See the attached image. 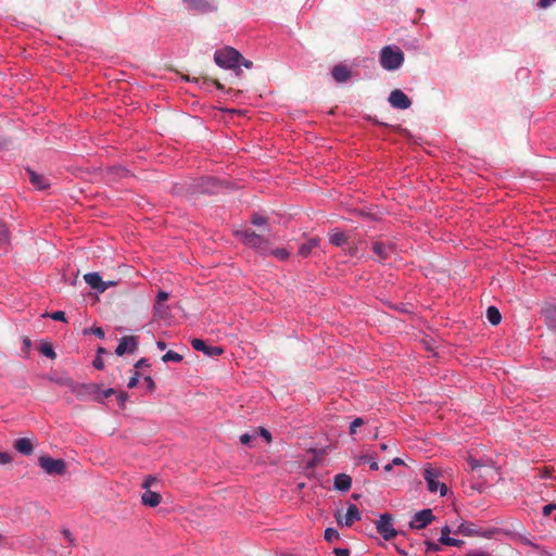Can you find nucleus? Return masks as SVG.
<instances>
[{
  "label": "nucleus",
  "mask_w": 556,
  "mask_h": 556,
  "mask_svg": "<svg viewBox=\"0 0 556 556\" xmlns=\"http://www.w3.org/2000/svg\"><path fill=\"white\" fill-rule=\"evenodd\" d=\"M162 496L160 493L153 492L151 490H146V492L141 495V503L148 507H156L161 504Z\"/></svg>",
  "instance_id": "4468645a"
},
{
  "label": "nucleus",
  "mask_w": 556,
  "mask_h": 556,
  "mask_svg": "<svg viewBox=\"0 0 556 556\" xmlns=\"http://www.w3.org/2000/svg\"><path fill=\"white\" fill-rule=\"evenodd\" d=\"M140 344V337L137 334L124 336L118 340L117 348H137Z\"/></svg>",
  "instance_id": "5701e85b"
},
{
  "label": "nucleus",
  "mask_w": 556,
  "mask_h": 556,
  "mask_svg": "<svg viewBox=\"0 0 556 556\" xmlns=\"http://www.w3.org/2000/svg\"><path fill=\"white\" fill-rule=\"evenodd\" d=\"M333 484L339 491H349L352 485V478L345 473H338L334 477Z\"/></svg>",
  "instance_id": "6ab92c4d"
},
{
  "label": "nucleus",
  "mask_w": 556,
  "mask_h": 556,
  "mask_svg": "<svg viewBox=\"0 0 556 556\" xmlns=\"http://www.w3.org/2000/svg\"><path fill=\"white\" fill-rule=\"evenodd\" d=\"M372 251L379 261H384L393 253V247L383 242H375L372 244Z\"/></svg>",
  "instance_id": "ddd939ff"
},
{
  "label": "nucleus",
  "mask_w": 556,
  "mask_h": 556,
  "mask_svg": "<svg viewBox=\"0 0 556 556\" xmlns=\"http://www.w3.org/2000/svg\"><path fill=\"white\" fill-rule=\"evenodd\" d=\"M114 393H115V390H114V389H112V388H110V389H108V390H104V391H102V390L100 389V395L102 396V401H103L104 399L110 397V396H111L112 394H114Z\"/></svg>",
  "instance_id": "3c124183"
},
{
  "label": "nucleus",
  "mask_w": 556,
  "mask_h": 556,
  "mask_svg": "<svg viewBox=\"0 0 556 556\" xmlns=\"http://www.w3.org/2000/svg\"><path fill=\"white\" fill-rule=\"evenodd\" d=\"M426 546H427V551L428 552H437L440 549L439 545L434 542H431V541H426L425 542Z\"/></svg>",
  "instance_id": "49530a36"
},
{
  "label": "nucleus",
  "mask_w": 556,
  "mask_h": 556,
  "mask_svg": "<svg viewBox=\"0 0 556 556\" xmlns=\"http://www.w3.org/2000/svg\"><path fill=\"white\" fill-rule=\"evenodd\" d=\"M236 236L245 245H249L250 248H253L264 254L269 253L270 241L263 235H258L250 229H243L238 230Z\"/></svg>",
  "instance_id": "f03ea898"
},
{
  "label": "nucleus",
  "mask_w": 556,
  "mask_h": 556,
  "mask_svg": "<svg viewBox=\"0 0 556 556\" xmlns=\"http://www.w3.org/2000/svg\"><path fill=\"white\" fill-rule=\"evenodd\" d=\"M242 55L233 48L227 47L222 50H217L214 54L215 63L223 68L236 70L237 75H240V61Z\"/></svg>",
  "instance_id": "f257e3e1"
},
{
  "label": "nucleus",
  "mask_w": 556,
  "mask_h": 556,
  "mask_svg": "<svg viewBox=\"0 0 556 556\" xmlns=\"http://www.w3.org/2000/svg\"><path fill=\"white\" fill-rule=\"evenodd\" d=\"M467 463H468L471 471H477L481 467L494 468V462L491 458L477 459L473 456L469 455L467 457Z\"/></svg>",
  "instance_id": "f3484780"
},
{
  "label": "nucleus",
  "mask_w": 556,
  "mask_h": 556,
  "mask_svg": "<svg viewBox=\"0 0 556 556\" xmlns=\"http://www.w3.org/2000/svg\"><path fill=\"white\" fill-rule=\"evenodd\" d=\"M157 479L154 476H147L142 483V489L150 490L151 485L155 483Z\"/></svg>",
  "instance_id": "58836bf2"
},
{
  "label": "nucleus",
  "mask_w": 556,
  "mask_h": 556,
  "mask_svg": "<svg viewBox=\"0 0 556 556\" xmlns=\"http://www.w3.org/2000/svg\"><path fill=\"white\" fill-rule=\"evenodd\" d=\"M441 476L440 469L432 468L430 465L424 469V478L427 482V488L430 492H437L440 490V494L444 496L447 493V486L444 483L439 482Z\"/></svg>",
  "instance_id": "20e7f679"
},
{
  "label": "nucleus",
  "mask_w": 556,
  "mask_h": 556,
  "mask_svg": "<svg viewBox=\"0 0 556 556\" xmlns=\"http://www.w3.org/2000/svg\"><path fill=\"white\" fill-rule=\"evenodd\" d=\"M363 425H364V420H363V418H359V417L355 418V419L351 422V425H350V433H351V434H355V433H356V429H357L358 427L363 426Z\"/></svg>",
  "instance_id": "e433bc0d"
},
{
  "label": "nucleus",
  "mask_w": 556,
  "mask_h": 556,
  "mask_svg": "<svg viewBox=\"0 0 556 556\" xmlns=\"http://www.w3.org/2000/svg\"><path fill=\"white\" fill-rule=\"evenodd\" d=\"M92 333L97 336L99 339H104L105 333L104 330L101 327H92L90 329H85L84 334Z\"/></svg>",
  "instance_id": "473e14b6"
},
{
  "label": "nucleus",
  "mask_w": 556,
  "mask_h": 556,
  "mask_svg": "<svg viewBox=\"0 0 556 556\" xmlns=\"http://www.w3.org/2000/svg\"><path fill=\"white\" fill-rule=\"evenodd\" d=\"M126 400H127V394L125 392H119L117 394V401L121 406H123L125 404Z\"/></svg>",
  "instance_id": "13d9d810"
},
{
  "label": "nucleus",
  "mask_w": 556,
  "mask_h": 556,
  "mask_svg": "<svg viewBox=\"0 0 556 556\" xmlns=\"http://www.w3.org/2000/svg\"><path fill=\"white\" fill-rule=\"evenodd\" d=\"M485 316H486L488 321L493 326L498 325L502 319L501 313L495 306H489L486 308Z\"/></svg>",
  "instance_id": "a878e982"
},
{
  "label": "nucleus",
  "mask_w": 556,
  "mask_h": 556,
  "mask_svg": "<svg viewBox=\"0 0 556 556\" xmlns=\"http://www.w3.org/2000/svg\"><path fill=\"white\" fill-rule=\"evenodd\" d=\"M543 515L556 521V504H548L543 507Z\"/></svg>",
  "instance_id": "c756f323"
},
{
  "label": "nucleus",
  "mask_w": 556,
  "mask_h": 556,
  "mask_svg": "<svg viewBox=\"0 0 556 556\" xmlns=\"http://www.w3.org/2000/svg\"><path fill=\"white\" fill-rule=\"evenodd\" d=\"M92 364H93L94 368H96V369H99V370L103 369V367H104V362H103V359H102V357H101L100 355H98V356L93 359V363H92Z\"/></svg>",
  "instance_id": "37998d69"
},
{
  "label": "nucleus",
  "mask_w": 556,
  "mask_h": 556,
  "mask_svg": "<svg viewBox=\"0 0 556 556\" xmlns=\"http://www.w3.org/2000/svg\"><path fill=\"white\" fill-rule=\"evenodd\" d=\"M325 540L328 542H333L334 540H339V532L332 528H327L325 530Z\"/></svg>",
  "instance_id": "7c9ffc66"
},
{
  "label": "nucleus",
  "mask_w": 556,
  "mask_h": 556,
  "mask_svg": "<svg viewBox=\"0 0 556 556\" xmlns=\"http://www.w3.org/2000/svg\"><path fill=\"white\" fill-rule=\"evenodd\" d=\"M252 224L255 226H262L267 223V218L263 215L254 214L251 219Z\"/></svg>",
  "instance_id": "4c0bfd02"
},
{
  "label": "nucleus",
  "mask_w": 556,
  "mask_h": 556,
  "mask_svg": "<svg viewBox=\"0 0 556 556\" xmlns=\"http://www.w3.org/2000/svg\"><path fill=\"white\" fill-rule=\"evenodd\" d=\"M0 241L8 242L9 241V228L5 224L0 222Z\"/></svg>",
  "instance_id": "f704fd0d"
},
{
  "label": "nucleus",
  "mask_w": 556,
  "mask_h": 556,
  "mask_svg": "<svg viewBox=\"0 0 556 556\" xmlns=\"http://www.w3.org/2000/svg\"><path fill=\"white\" fill-rule=\"evenodd\" d=\"M144 382L147 383V387L150 391L155 389L154 380L150 376L144 377Z\"/></svg>",
  "instance_id": "603ef678"
},
{
  "label": "nucleus",
  "mask_w": 556,
  "mask_h": 556,
  "mask_svg": "<svg viewBox=\"0 0 556 556\" xmlns=\"http://www.w3.org/2000/svg\"><path fill=\"white\" fill-rule=\"evenodd\" d=\"M359 519H361V513H359V509L357 508V506L355 504L349 505V507L346 509V515H345V525L348 527H351L355 521H357Z\"/></svg>",
  "instance_id": "b1692460"
},
{
  "label": "nucleus",
  "mask_w": 556,
  "mask_h": 556,
  "mask_svg": "<svg viewBox=\"0 0 556 556\" xmlns=\"http://www.w3.org/2000/svg\"><path fill=\"white\" fill-rule=\"evenodd\" d=\"M168 293L166 291H160L156 295L155 303H164L168 299Z\"/></svg>",
  "instance_id": "c03bdc74"
},
{
  "label": "nucleus",
  "mask_w": 556,
  "mask_h": 556,
  "mask_svg": "<svg viewBox=\"0 0 556 556\" xmlns=\"http://www.w3.org/2000/svg\"><path fill=\"white\" fill-rule=\"evenodd\" d=\"M336 556H350V551L348 548H334Z\"/></svg>",
  "instance_id": "864d4df0"
},
{
  "label": "nucleus",
  "mask_w": 556,
  "mask_h": 556,
  "mask_svg": "<svg viewBox=\"0 0 556 556\" xmlns=\"http://www.w3.org/2000/svg\"><path fill=\"white\" fill-rule=\"evenodd\" d=\"M240 65H243L245 68H251L253 63L252 61H249V60H245L243 56H242V60L240 61Z\"/></svg>",
  "instance_id": "052dcab7"
},
{
  "label": "nucleus",
  "mask_w": 556,
  "mask_h": 556,
  "mask_svg": "<svg viewBox=\"0 0 556 556\" xmlns=\"http://www.w3.org/2000/svg\"><path fill=\"white\" fill-rule=\"evenodd\" d=\"M450 528L447 526L443 527L439 542L443 545L460 547L464 544V541L454 539V536H450Z\"/></svg>",
  "instance_id": "dca6fc26"
},
{
  "label": "nucleus",
  "mask_w": 556,
  "mask_h": 556,
  "mask_svg": "<svg viewBox=\"0 0 556 556\" xmlns=\"http://www.w3.org/2000/svg\"><path fill=\"white\" fill-rule=\"evenodd\" d=\"M214 85L220 90L224 89V86L218 80H214Z\"/></svg>",
  "instance_id": "774afa93"
},
{
  "label": "nucleus",
  "mask_w": 556,
  "mask_h": 556,
  "mask_svg": "<svg viewBox=\"0 0 556 556\" xmlns=\"http://www.w3.org/2000/svg\"><path fill=\"white\" fill-rule=\"evenodd\" d=\"M253 439V435L249 434V433H243L241 437H240V442L244 445H248Z\"/></svg>",
  "instance_id": "8fccbe9b"
},
{
  "label": "nucleus",
  "mask_w": 556,
  "mask_h": 556,
  "mask_svg": "<svg viewBox=\"0 0 556 556\" xmlns=\"http://www.w3.org/2000/svg\"><path fill=\"white\" fill-rule=\"evenodd\" d=\"M156 346L160 349H163V348H166V344L163 341L159 340V341H156Z\"/></svg>",
  "instance_id": "338daca9"
},
{
  "label": "nucleus",
  "mask_w": 556,
  "mask_h": 556,
  "mask_svg": "<svg viewBox=\"0 0 556 556\" xmlns=\"http://www.w3.org/2000/svg\"><path fill=\"white\" fill-rule=\"evenodd\" d=\"M377 531L387 541L397 535V531L392 525V516L390 514H382L380 516V519L377 521Z\"/></svg>",
  "instance_id": "423d86ee"
},
{
  "label": "nucleus",
  "mask_w": 556,
  "mask_h": 556,
  "mask_svg": "<svg viewBox=\"0 0 556 556\" xmlns=\"http://www.w3.org/2000/svg\"><path fill=\"white\" fill-rule=\"evenodd\" d=\"M38 462L40 467L48 475H63L66 471V464L63 459H54L50 456H40Z\"/></svg>",
  "instance_id": "39448f33"
},
{
  "label": "nucleus",
  "mask_w": 556,
  "mask_h": 556,
  "mask_svg": "<svg viewBox=\"0 0 556 556\" xmlns=\"http://www.w3.org/2000/svg\"><path fill=\"white\" fill-rule=\"evenodd\" d=\"M46 357L48 358H55V350H39Z\"/></svg>",
  "instance_id": "6e6d98bb"
},
{
  "label": "nucleus",
  "mask_w": 556,
  "mask_h": 556,
  "mask_svg": "<svg viewBox=\"0 0 556 556\" xmlns=\"http://www.w3.org/2000/svg\"><path fill=\"white\" fill-rule=\"evenodd\" d=\"M434 515L431 509L426 508L416 513L409 522L412 529L421 530L426 528L432 520Z\"/></svg>",
  "instance_id": "6e6552de"
},
{
  "label": "nucleus",
  "mask_w": 556,
  "mask_h": 556,
  "mask_svg": "<svg viewBox=\"0 0 556 556\" xmlns=\"http://www.w3.org/2000/svg\"><path fill=\"white\" fill-rule=\"evenodd\" d=\"M257 432L267 443H271L273 437L267 429H265L264 427H258Z\"/></svg>",
  "instance_id": "c9c22d12"
},
{
  "label": "nucleus",
  "mask_w": 556,
  "mask_h": 556,
  "mask_svg": "<svg viewBox=\"0 0 556 556\" xmlns=\"http://www.w3.org/2000/svg\"><path fill=\"white\" fill-rule=\"evenodd\" d=\"M23 345H24V348H30V339L25 337L23 339Z\"/></svg>",
  "instance_id": "0e129e2a"
},
{
  "label": "nucleus",
  "mask_w": 556,
  "mask_h": 556,
  "mask_svg": "<svg viewBox=\"0 0 556 556\" xmlns=\"http://www.w3.org/2000/svg\"><path fill=\"white\" fill-rule=\"evenodd\" d=\"M318 243H319L318 238L309 239L306 243H303L299 248V254L303 257H307L311 254L312 250L318 245Z\"/></svg>",
  "instance_id": "393cba45"
},
{
  "label": "nucleus",
  "mask_w": 556,
  "mask_h": 556,
  "mask_svg": "<svg viewBox=\"0 0 556 556\" xmlns=\"http://www.w3.org/2000/svg\"><path fill=\"white\" fill-rule=\"evenodd\" d=\"M136 368H142L143 366H148L147 364V361L144 358H141L139 359L137 363H136Z\"/></svg>",
  "instance_id": "680f3d73"
},
{
  "label": "nucleus",
  "mask_w": 556,
  "mask_h": 556,
  "mask_svg": "<svg viewBox=\"0 0 556 556\" xmlns=\"http://www.w3.org/2000/svg\"><path fill=\"white\" fill-rule=\"evenodd\" d=\"M390 104L400 110H406L412 105L410 99L400 89H394L389 96Z\"/></svg>",
  "instance_id": "1a4fd4ad"
},
{
  "label": "nucleus",
  "mask_w": 556,
  "mask_h": 556,
  "mask_svg": "<svg viewBox=\"0 0 556 556\" xmlns=\"http://www.w3.org/2000/svg\"><path fill=\"white\" fill-rule=\"evenodd\" d=\"M26 173L33 186L38 190H45L49 187L48 180L42 175L29 168H27Z\"/></svg>",
  "instance_id": "2eb2a0df"
},
{
  "label": "nucleus",
  "mask_w": 556,
  "mask_h": 556,
  "mask_svg": "<svg viewBox=\"0 0 556 556\" xmlns=\"http://www.w3.org/2000/svg\"><path fill=\"white\" fill-rule=\"evenodd\" d=\"M541 313L545 325L548 328L556 330V306L553 304H545Z\"/></svg>",
  "instance_id": "f8f14e48"
},
{
  "label": "nucleus",
  "mask_w": 556,
  "mask_h": 556,
  "mask_svg": "<svg viewBox=\"0 0 556 556\" xmlns=\"http://www.w3.org/2000/svg\"><path fill=\"white\" fill-rule=\"evenodd\" d=\"M62 533H63L64 538L68 541V543L71 545H75V539L73 538V535H72V533L70 532L68 529H63Z\"/></svg>",
  "instance_id": "a18cd8bd"
},
{
  "label": "nucleus",
  "mask_w": 556,
  "mask_h": 556,
  "mask_svg": "<svg viewBox=\"0 0 556 556\" xmlns=\"http://www.w3.org/2000/svg\"><path fill=\"white\" fill-rule=\"evenodd\" d=\"M356 459H357V462L359 464H367V465H369L370 470H378L379 469V465L376 462L375 457H372V456L359 455V456L356 457Z\"/></svg>",
  "instance_id": "bb28decb"
},
{
  "label": "nucleus",
  "mask_w": 556,
  "mask_h": 556,
  "mask_svg": "<svg viewBox=\"0 0 556 556\" xmlns=\"http://www.w3.org/2000/svg\"><path fill=\"white\" fill-rule=\"evenodd\" d=\"M191 344L192 348H207L202 339H193Z\"/></svg>",
  "instance_id": "5fc2aeb1"
},
{
  "label": "nucleus",
  "mask_w": 556,
  "mask_h": 556,
  "mask_svg": "<svg viewBox=\"0 0 556 556\" xmlns=\"http://www.w3.org/2000/svg\"><path fill=\"white\" fill-rule=\"evenodd\" d=\"M457 533L470 536L479 534V531L473 528L472 523H462L458 527Z\"/></svg>",
  "instance_id": "c85d7f7f"
},
{
  "label": "nucleus",
  "mask_w": 556,
  "mask_h": 556,
  "mask_svg": "<svg viewBox=\"0 0 556 556\" xmlns=\"http://www.w3.org/2000/svg\"><path fill=\"white\" fill-rule=\"evenodd\" d=\"M404 62V53L399 49L390 46L382 48L380 53V63L384 70L394 71Z\"/></svg>",
  "instance_id": "7ed1b4c3"
},
{
  "label": "nucleus",
  "mask_w": 556,
  "mask_h": 556,
  "mask_svg": "<svg viewBox=\"0 0 556 556\" xmlns=\"http://www.w3.org/2000/svg\"><path fill=\"white\" fill-rule=\"evenodd\" d=\"M465 556H493L489 552L482 551V549H470L468 551Z\"/></svg>",
  "instance_id": "ea45409f"
},
{
  "label": "nucleus",
  "mask_w": 556,
  "mask_h": 556,
  "mask_svg": "<svg viewBox=\"0 0 556 556\" xmlns=\"http://www.w3.org/2000/svg\"><path fill=\"white\" fill-rule=\"evenodd\" d=\"M51 381L60 384V386H64V387H67L71 392L73 393L74 391V387H75V381H73L71 378H67V377H60V378H53V377H50L49 378Z\"/></svg>",
  "instance_id": "cd10ccee"
},
{
  "label": "nucleus",
  "mask_w": 556,
  "mask_h": 556,
  "mask_svg": "<svg viewBox=\"0 0 556 556\" xmlns=\"http://www.w3.org/2000/svg\"><path fill=\"white\" fill-rule=\"evenodd\" d=\"M162 359L164 362H169V361H174V362H180L182 359V356L172 350H169L163 357Z\"/></svg>",
  "instance_id": "2f4dec72"
},
{
  "label": "nucleus",
  "mask_w": 556,
  "mask_h": 556,
  "mask_svg": "<svg viewBox=\"0 0 556 556\" xmlns=\"http://www.w3.org/2000/svg\"><path fill=\"white\" fill-rule=\"evenodd\" d=\"M138 379H139V374L136 371L135 376L129 379L127 387L129 389L135 388L138 383Z\"/></svg>",
  "instance_id": "de8ad7c7"
},
{
  "label": "nucleus",
  "mask_w": 556,
  "mask_h": 556,
  "mask_svg": "<svg viewBox=\"0 0 556 556\" xmlns=\"http://www.w3.org/2000/svg\"><path fill=\"white\" fill-rule=\"evenodd\" d=\"M207 356H219L225 350H202Z\"/></svg>",
  "instance_id": "09e8293b"
},
{
  "label": "nucleus",
  "mask_w": 556,
  "mask_h": 556,
  "mask_svg": "<svg viewBox=\"0 0 556 556\" xmlns=\"http://www.w3.org/2000/svg\"><path fill=\"white\" fill-rule=\"evenodd\" d=\"M14 448L23 455H30L34 452L33 442L27 438L17 439L14 442Z\"/></svg>",
  "instance_id": "a211bd4d"
},
{
  "label": "nucleus",
  "mask_w": 556,
  "mask_h": 556,
  "mask_svg": "<svg viewBox=\"0 0 556 556\" xmlns=\"http://www.w3.org/2000/svg\"><path fill=\"white\" fill-rule=\"evenodd\" d=\"M73 394L78 397L91 396L92 399L102 402L100 395V387L96 383H75Z\"/></svg>",
  "instance_id": "0eeeda50"
},
{
  "label": "nucleus",
  "mask_w": 556,
  "mask_h": 556,
  "mask_svg": "<svg viewBox=\"0 0 556 556\" xmlns=\"http://www.w3.org/2000/svg\"><path fill=\"white\" fill-rule=\"evenodd\" d=\"M274 256H276L277 258L281 260V261H285L289 257V252L283 249V248H279V249H276V250H273V251H269Z\"/></svg>",
  "instance_id": "72a5a7b5"
},
{
  "label": "nucleus",
  "mask_w": 556,
  "mask_h": 556,
  "mask_svg": "<svg viewBox=\"0 0 556 556\" xmlns=\"http://www.w3.org/2000/svg\"><path fill=\"white\" fill-rule=\"evenodd\" d=\"M497 532L496 529H491V530H488V531H484V532H480L479 531V534L478 535H481V536H484V538H491L493 534H495Z\"/></svg>",
  "instance_id": "bf43d9fd"
},
{
  "label": "nucleus",
  "mask_w": 556,
  "mask_h": 556,
  "mask_svg": "<svg viewBox=\"0 0 556 556\" xmlns=\"http://www.w3.org/2000/svg\"><path fill=\"white\" fill-rule=\"evenodd\" d=\"M329 242L336 247H342L348 242V236L345 232L334 229L329 232Z\"/></svg>",
  "instance_id": "4be33fe9"
},
{
  "label": "nucleus",
  "mask_w": 556,
  "mask_h": 556,
  "mask_svg": "<svg viewBox=\"0 0 556 556\" xmlns=\"http://www.w3.org/2000/svg\"><path fill=\"white\" fill-rule=\"evenodd\" d=\"M153 316L156 320H168L170 317L169 306L164 303H155Z\"/></svg>",
  "instance_id": "412c9836"
},
{
  "label": "nucleus",
  "mask_w": 556,
  "mask_h": 556,
  "mask_svg": "<svg viewBox=\"0 0 556 556\" xmlns=\"http://www.w3.org/2000/svg\"><path fill=\"white\" fill-rule=\"evenodd\" d=\"M190 10L198 11L200 13H206L214 11L216 8L210 0H184Z\"/></svg>",
  "instance_id": "9b49d317"
},
{
  "label": "nucleus",
  "mask_w": 556,
  "mask_h": 556,
  "mask_svg": "<svg viewBox=\"0 0 556 556\" xmlns=\"http://www.w3.org/2000/svg\"><path fill=\"white\" fill-rule=\"evenodd\" d=\"M392 465H404V460L400 457H395L392 463Z\"/></svg>",
  "instance_id": "e2e57ef3"
},
{
  "label": "nucleus",
  "mask_w": 556,
  "mask_h": 556,
  "mask_svg": "<svg viewBox=\"0 0 556 556\" xmlns=\"http://www.w3.org/2000/svg\"><path fill=\"white\" fill-rule=\"evenodd\" d=\"M551 476V471L547 468H544L541 477L542 478H548Z\"/></svg>",
  "instance_id": "69168bd1"
},
{
  "label": "nucleus",
  "mask_w": 556,
  "mask_h": 556,
  "mask_svg": "<svg viewBox=\"0 0 556 556\" xmlns=\"http://www.w3.org/2000/svg\"><path fill=\"white\" fill-rule=\"evenodd\" d=\"M12 462L10 454L0 451V465H5Z\"/></svg>",
  "instance_id": "a19ab883"
},
{
  "label": "nucleus",
  "mask_w": 556,
  "mask_h": 556,
  "mask_svg": "<svg viewBox=\"0 0 556 556\" xmlns=\"http://www.w3.org/2000/svg\"><path fill=\"white\" fill-rule=\"evenodd\" d=\"M84 279L90 288L99 292H104L109 286H114V282H104L98 273H88L84 276Z\"/></svg>",
  "instance_id": "9d476101"
},
{
  "label": "nucleus",
  "mask_w": 556,
  "mask_h": 556,
  "mask_svg": "<svg viewBox=\"0 0 556 556\" xmlns=\"http://www.w3.org/2000/svg\"><path fill=\"white\" fill-rule=\"evenodd\" d=\"M555 2H556V0H540L539 7L542 8V9H546V8L551 7Z\"/></svg>",
  "instance_id": "4d7b16f0"
},
{
  "label": "nucleus",
  "mask_w": 556,
  "mask_h": 556,
  "mask_svg": "<svg viewBox=\"0 0 556 556\" xmlns=\"http://www.w3.org/2000/svg\"><path fill=\"white\" fill-rule=\"evenodd\" d=\"M50 316L52 319L58 320V321L65 320V313L62 311H56V312L52 313Z\"/></svg>",
  "instance_id": "79ce46f5"
},
{
  "label": "nucleus",
  "mask_w": 556,
  "mask_h": 556,
  "mask_svg": "<svg viewBox=\"0 0 556 556\" xmlns=\"http://www.w3.org/2000/svg\"><path fill=\"white\" fill-rule=\"evenodd\" d=\"M332 77L338 83H345L350 79L351 72L344 65H336L332 70Z\"/></svg>",
  "instance_id": "aec40b11"
}]
</instances>
